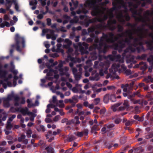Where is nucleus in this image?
<instances>
[{"instance_id": "nucleus-1", "label": "nucleus", "mask_w": 153, "mask_h": 153, "mask_svg": "<svg viewBox=\"0 0 153 153\" xmlns=\"http://www.w3.org/2000/svg\"><path fill=\"white\" fill-rule=\"evenodd\" d=\"M14 40L15 41V44H13L11 45L12 48H13L16 47V50L19 52L22 51L20 48V45L21 44L22 47L24 48L25 46V40L23 36H21L18 33H16L15 35Z\"/></svg>"}, {"instance_id": "nucleus-2", "label": "nucleus", "mask_w": 153, "mask_h": 153, "mask_svg": "<svg viewBox=\"0 0 153 153\" xmlns=\"http://www.w3.org/2000/svg\"><path fill=\"white\" fill-rule=\"evenodd\" d=\"M116 23L117 21L115 19H111L108 21L106 25L98 24L96 25V27L97 28L100 30L106 29L107 28H108L109 30L113 31L116 29V27L115 25H112L115 24Z\"/></svg>"}, {"instance_id": "nucleus-3", "label": "nucleus", "mask_w": 153, "mask_h": 153, "mask_svg": "<svg viewBox=\"0 0 153 153\" xmlns=\"http://www.w3.org/2000/svg\"><path fill=\"white\" fill-rule=\"evenodd\" d=\"M104 39H102V41H100V40L97 38L94 39V42L95 43L93 45L95 49H97L99 51H101L103 47H104V49H102V51L104 53H106V49L107 48L108 46L104 42Z\"/></svg>"}, {"instance_id": "nucleus-4", "label": "nucleus", "mask_w": 153, "mask_h": 153, "mask_svg": "<svg viewBox=\"0 0 153 153\" xmlns=\"http://www.w3.org/2000/svg\"><path fill=\"white\" fill-rule=\"evenodd\" d=\"M63 64L62 62H60L58 66V67H55L56 69H58V67L59 68V71L60 72V74L61 76L66 75V76H69V74L67 73V71L68 70V67L65 66L64 68H62Z\"/></svg>"}, {"instance_id": "nucleus-5", "label": "nucleus", "mask_w": 153, "mask_h": 153, "mask_svg": "<svg viewBox=\"0 0 153 153\" xmlns=\"http://www.w3.org/2000/svg\"><path fill=\"white\" fill-rule=\"evenodd\" d=\"M123 39L121 40H119L117 43H116L112 45V47L115 50H118L119 52H120L122 50L123 48L126 46V44L123 41Z\"/></svg>"}, {"instance_id": "nucleus-6", "label": "nucleus", "mask_w": 153, "mask_h": 153, "mask_svg": "<svg viewBox=\"0 0 153 153\" xmlns=\"http://www.w3.org/2000/svg\"><path fill=\"white\" fill-rule=\"evenodd\" d=\"M109 65V64L108 62L104 63L102 62H100L99 64V65L102 67V68L100 70L99 75L101 76H102L104 75V72L105 74H106Z\"/></svg>"}, {"instance_id": "nucleus-7", "label": "nucleus", "mask_w": 153, "mask_h": 153, "mask_svg": "<svg viewBox=\"0 0 153 153\" xmlns=\"http://www.w3.org/2000/svg\"><path fill=\"white\" fill-rule=\"evenodd\" d=\"M102 36L100 37V41L102 42V39H104L106 42L110 43L111 40L113 39L114 36V34L112 32H110L109 33V37L107 34L103 32L102 33Z\"/></svg>"}, {"instance_id": "nucleus-8", "label": "nucleus", "mask_w": 153, "mask_h": 153, "mask_svg": "<svg viewBox=\"0 0 153 153\" xmlns=\"http://www.w3.org/2000/svg\"><path fill=\"white\" fill-rule=\"evenodd\" d=\"M78 46L79 47L80 51L84 53L88 48V45L85 42H83L82 43L80 42H79Z\"/></svg>"}, {"instance_id": "nucleus-9", "label": "nucleus", "mask_w": 153, "mask_h": 153, "mask_svg": "<svg viewBox=\"0 0 153 153\" xmlns=\"http://www.w3.org/2000/svg\"><path fill=\"white\" fill-rule=\"evenodd\" d=\"M120 66V63L113 64L111 68L109 69L110 72L113 74H115Z\"/></svg>"}, {"instance_id": "nucleus-10", "label": "nucleus", "mask_w": 153, "mask_h": 153, "mask_svg": "<svg viewBox=\"0 0 153 153\" xmlns=\"http://www.w3.org/2000/svg\"><path fill=\"white\" fill-rule=\"evenodd\" d=\"M100 13V10L98 7L94 6L93 10L91 12V14L94 16H97Z\"/></svg>"}, {"instance_id": "nucleus-11", "label": "nucleus", "mask_w": 153, "mask_h": 153, "mask_svg": "<svg viewBox=\"0 0 153 153\" xmlns=\"http://www.w3.org/2000/svg\"><path fill=\"white\" fill-rule=\"evenodd\" d=\"M145 25H142V26H139L137 27V29H134V33L137 34L139 33H143V30Z\"/></svg>"}, {"instance_id": "nucleus-12", "label": "nucleus", "mask_w": 153, "mask_h": 153, "mask_svg": "<svg viewBox=\"0 0 153 153\" xmlns=\"http://www.w3.org/2000/svg\"><path fill=\"white\" fill-rule=\"evenodd\" d=\"M98 126V125L96 124L94 125L93 126L91 127V132L92 133H94L95 134H96L97 133V131L100 130Z\"/></svg>"}, {"instance_id": "nucleus-13", "label": "nucleus", "mask_w": 153, "mask_h": 153, "mask_svg": "<svg viewBox=\"0 0 153 153\" xmlns=\"http://www.w3.org/2000/svg\"><path fill=\"white\" fill-rule=\"evenodd\" d=\"M145 43L148 49L151 51L153 50V43L152 41H146Z\"/></svg>"}, {"instance_id": "nucleus-14", "label": "nucleus", "mask_w": 153, "mask_h": 153, "mask_svg": "<svg viewBox=\"0 0 153 153\" xmlns=\"http://www.w3.org/2000/svg\"><path fill=\"white\" fill-rule=\"evenodd\" d=\"M125 33L128 35V38L130 41L134 39V37L133 36V34L131 30H126L125 31Z\"/></svg>"}, {"instance_id": "nucleus-15", "label": "nucleus", "mask_w": 153, "mask_h": 153, "mask_svg": "<svg viewBox=\"0 0 153 153\" xmlns=\"http://www.w3.org/2000/svg\"><path fill=\"white\" fill-rule=\"evenodd\" d=\"M140 68L141 70H145L147 68L146 63L143 62L139 63Z\"/></svg>"}, {"instance_id": "nucleus-16", "label": "nucleus", "mask_w": 153, "mask_h": 153, "mask_svg": "<svg viewBox=\"0 0 153 153\" xmlns=\"http://www.w3.org/2000/svg\"><path fill=\"white\" fill-rule=\"evenodd\" d=\"M94 22V19H89L88 20H85V21L84 24L86 27H88L89 24Z\"/></svg>"}, {"instance_id": "nucleus-17", "label": "nucleus", "mask_w": 153, "mask_h": 153, "mask_svg": "<svg viewBox=\"0 0 153 153\" xmlns=\"http://www.w3.org/2000/svg\"><path fill=\"white\" fill-rule=\"evenodd\" d=\"M126 62L128 63L131 62L135 64L136 62V61L134 60V56H130L127 59Z\"/></svg>"}, {"instance_id": "nucleus-18", "label": "nucleus", "mask_w": 153, "mask_h": 153, "mask_svg": "<svg viewBox=\"0 0 153 153\" xmlns=\"http://www.w3.org/2000/svg\"><path fill=\"white\" fill-rule=\"evenodd\" d=\"M7 72L6 71L3 70L0 68V77L1 78H5L7 74Z\"/></svg>"}, {"instance_id": "nucleus-19", "label": "nucleus", "mask_w": 153, "mask_h": 153, "mask_svg": "<svg viewBox=\"0 0 153 153\" xmlns=\"http://www.w3.org/2000/svg\"><path fill=\"white\" fill-rule=\"evenodd\" d=\"M100 78L99 75L98 73H96L94 76L90 77L89 79L91 80L98 81Z\"/></svg>"}, {"instance_id": "nucleus-20", "label": "nucleus", "mask_w": 153, "mask_h": 153, "mask_svg": "<svg viewBox=\"0 0 153 153\" xmlns=\"http://www.w3.org/2000/svg\"><path fill=\"white\" fill-rule=\"evenodd\" d=\"M28 108L26 107L25 108H21L20 111L24 116H25L26 114L28 115V112H30V111H28Z\"/></svg>"}, {"instance_id": "nucleus-21", "label": "nucleus", "mask_w": 153, "mask_h": 153, "mask_svg": "<svg viewBox=\"0 0 153 153\" xmlns=\"http://www.w3.org/2000/svg\"><path fill=\"white\" fill-rule=\"evenodd\" d=\"M45 149L47 151V153H54L53 148L50 146L45 148Z\"/></svg>"}, {"instance_id": "nucleus-22", "label": "nucleus", "mask_w": 153, "mask_h": 153, "mask_svg": "<svg viewBox=\"0 0 153 153\" xmlns=\"http://www.w3.org/2000/svg\"><path fill=\"white\" fill-rule=\"evenodd\" d=\"M133 40V42L131 45L134 47H136L137 46V43L139 41V39L138 37H134Z\"/></svg>"}, {"instance_id": "nucleus-23", "label": "nucleus", "mask_w": 153, "mask_h": 153, "mask_svg": "<svg viewBox=\"0 0 153 153\" xmlns=\"http://www.w3.org/2000/svg\"><path fill=\"white\" fill-rule=\"evenodd\" d=\"M115 125L113 123L110 124H106L105 125V126H106L107 129V131H109L112 129V128L114 127Z\"/></svg>"}, {"instance_id": "nucleus-24", "label": "nucleus", "mask_w": 153, "mask_h": 153, "mask_svg": "<svg viewBox=\"0 0 153 153\" xmlns=\"http://www.w3.org/2000/svg\"><path fill=\"white\" fill-rule=\"evenodd\" d=\"M109 94H105L103 97V101L106 104L108 103L109 101Z\"/></svg>"}, {"instance_id": "nucleus-25", "label": "nucleus", "mask_w": 153, "mask_h": 153, "mask_svg": "<svg viewBox=\"0 0 153 153\" xmlns=\"http://www.w3.org/2000/svg\"><path fill=\"white\" fill-rule=\"evenodd\" d=\"M147 61L152 66H153V55H150L147 58Z\"/></svg>"}, {"instance_id": "nucleus-26", "label": "nucleus", "mask_w": 153, "mask_h": 153, "mask_svg": "<svg viewBox=\"0 0 153 153\" xmlns=\"http://www.w3.org/2000/svg\"><path fill=\"white\" fill-rule=\"evenodd\" d=\"M118 2L117 1H114L112 2V5L113 7L112 8L113 10H117V8H118Z\"/></svg>"}, {"instance_id": "nucleus-27", "label": "nucleus", "mask_w": 153, "mask_h": 153, "mask_svg": "<svg viewBox=\"0 0 153 153\" xmlns=\"http://www.w3.org/2000/svg\"><path fill=\"white\" fill-rule=\"evenodd\" d=\"M56 74H54V77H49L47 78V79L50 81H52L54 78H55L56 79H58L59 77V75L58 74H56Z\"/></svg>"}, {"instance_id": "nucleus-28", "label": "nucleus", "mask_w": 153, "mask_h": 153, "mask_svg": "<svg viewBox=\"0 0 153 153\" xmlns=\"http://www.w3.org/2000/svg\"><path fill=\"white\" fill-rule=\"evenodd\" d=\"M129 85L128 84H122L121 85V88L123 89L124 92H126L127 91L128 88L129 87Z\"/></svg>"}, {"instance_id": "nucleus-29", "label": "nucleus", "mask_w": 153, "mask_h": 153, "mask_svg": "<svg viewBox=\"0 0 153 153\" xmlns=\"http://www.w3.org/2000/svg\"><path fill=\"white\" fill-rule=\"evenodd\" d=\"M68 57L70 58L71 62H73L74 63H76L77 62H79V59L78 58H75L73 57H72L70 56H68Z\"/></svg>"}, {"instance_id": "nucleus-30", "label": "nucleus", "mask_w": 153, "mask_h": 153, "mask_svg": "<svg viewBox=\"0 0 153 153\" xmlns=\"http://www.w3.org/2000/svg\"><path fill=\"white\" fill-rule=\"evenodd\" d=\"M109 99L111 102H114L116 101V97L114 94H109Z\"/></svg>"}, {"instance_id": "nucleus-31", "label": "nucleus", "mask_w": 153, "mask_h": 153, "mask_svg": "<svg viewBox=\"0 0 153 153\" xmlns=\"http://www.w3.org/2000/svg\"><path fill=\"white\" fill-rule=\"evenodd\" d=\"M3 104L4 107L5 108H8L10 105L9 101H6L4 99L3 100Z\"/></svg>"}, {"instance_id": "nucleus-32", "label": "nucleus", "mask_w": 153, "mask_h": 153, "mask_svg": "<svg viewBox=\"0 0 153 153\" xmlns=\"http://www.w3.org/2000/svg\"><path fill=\"white\" fill-rule=\"evenodd\" d=\"M137 20L139 22H141L143 23H145L146 22V21L145 18L141 15L140 16V17H137Z\"/></svg>"}, {"instance_id": "nucleus-33", "label": "nucleus", "mask_w": 153, "mask_h": 153, "mask_svg": "<svg viewBox=\"0 0 153 153\" xmlns=\"http://www.w3.org/2000/svg\"><path fill=\"white\" fill-rule=\"evenodd\" d=\"M14 96L13 94H9L7 96V98H4V99L6 101H10L12 100V98H13Z\"/></svg>"}, {"instance_id": "nucleus-34", "label": "nucleus", "mask_w": 153, "mask_h": 153, "mask_svg": "<svg viewBox=\"0 0 153 153\" xmlns=\"http://www.w3.org/2000/svg\"><path fill=\"white\" fill-rule=\"evenodd\" d=\"M137 34L138 36V38L139 39V41L142 40L143 38L145 37V35L143 33H139Z\"/></svg>"}, {"instance_id": "nucleus-35", "label": "nucleus", "mask_w": 153, "mask_h": 153, "mask_svg": "<svg viewBox=\"0 0 153 153\" xmlns=\"http://www.w3.org/2000/svg\"><path fill=\"white\" fill-rule=\"evenodd\" d=\"M133 118L135 119L136 120L139 121H142L143 120V117H140L138 115H134Z\"/></svg>"}, {"instance_id": "nucleus-36", "label": "nucleus", "mask_w": 153, "mask_h": 153, "mask_svg": "<svg viewBox=\"0 0 153 153\" xmlns=\"http://www.w3.org/2000/svg\"><path fill=\"white\" fill-rule=\"evenodd\" d=\"M37 131H41V130L44 132L45 130L44 126L43 125H40L36 128Z\"/></svg>"}, {"instance_id": "nucleus-37", "label": "nucleus", "mask_w": 153, "mask_h": 153, "mask_svg": "<svg viewBox=\"0 0 153 153\" xmlns=\"http://www.w3.org/2000/svg\"><path fill=\"white\" fill-rule=\"evenodd\" d=\"M78 21V19L76 16H75L74 18L73 19H71L70 22L71 23H76Z\"/></svg>"}, {"instance_id": "nucleus-38", "label": "nucleus", "mask_w": 153, "mask_h": 153, "mask_svg": "<svg viewBox=\"0 0 153 153\" xmlns=\"http://www.w3.org/2000/svg\"><path fill=\"white\" fill-rule=\"evenodd\" d=\"M119 37L118 36H115L114 37L113 39H112L111 40V43H112L113 44L115 43V42L116 41H117L119 40Z\"/></svg>"}, {"instance_id": "nucleus-39", "label": "nucleus", "mask_w": 153, "mask_h": 153, "mask_svg": "<svg viewBox=\"0 0 153 153\" xmlns=\"http://www.w3.org/2000/svg\"><path fill=\"white\" fill-rule=\"evenodd\" d=\"M137 25V24H131V23L128 22L126 24V26L128 27H130L132 28H134Z\"/></svg>"}, {"instance_id": "nucleus-40", "label": "nucleus", "mask_w": 153, "mask_h": 153, "mask_svg": "<svg viewBox=\"0 0 153 153\" xmlns=\"http://www.w3.org/2000/svg\"><path fill=\"white\" fill-rule=\"evenodd\" d=\"M137 96L139 97H141V95L140 93V91H137L136 92H134L133 94V96L134 97Z\"/></svg>"}, {"instance_id": "nucleus-41", "label": "nucleus", "mask_w": 153, "mask_h": 153, "mask_svg": "<svg viewBox=\"0 0 153 153\" xmlns=\"http://www.w3.org/2000/svg\"><path fill=\"white\" fill-rule=\"evenodd\" d=\"M74 76L76 80L78 81L81 78V74H74Z\"/></svg>"}, {"instance_id": "nucleus-42", "label": "nucleus", "mask_w": 153, "mask_h": 153, "mask_svg": "<svg viewBox=\"0 0 153 153\" xmlns=\"http://www.w3.org/2000/svg\"><path fill=\"white\" fill-rule=\"evenodd\" d=\"M12 127V125L11 124L10 122H9L8 121H7V124L6 128L7 130H11Z\"/></svg>"}, {"instance_id": "nucleus-43", "label": "nucleus", "mask_w": 153, "mask_h": 153, "mask_svg": "<svg viewBox=\"0 0 153 153\" xmlns=\"http://www.w3.org/2000/svg\"><path fill=\"white\" fill-rule=\"evenodd\" d=\"M123 105L126 109L128 108L129 107V104L128 101L127 100H125L123 103Z\"/></svg>"}, {"instance_id": "nucleus-44", "label": "nucleus", "mask_w": 153, "mask_h": 153, "mask_svg": "<svg viewBox=\"0 0 153 153\" xmlns=\"http://www.w3.org/2000/svg\"><path fill=\"white\" fill-rule=\"evenodd\" d=\"M153 137V133L151 132L149 133L148 134L146 135L145 136V138L149 139Z\"/></svg>"}, {"instance_id": "nucleus-45", "label": "nucleus", "mask_w": 153, "mask_h": 153, "mask_svg": "<svg viewBox=\"0 0 153 153\" xmlns=\"http://www.w3.org/2000/svg\"><path fill=\"white\" fill-rule=\"evenodd\" d=\"M151 92H148V94L146 95L147 97L149 99L148 100L149 101V100H153V96L151 94Z\"/></svg>"}, {"instance_id": "nucleus-46", "label": "nucleus", "mask_w": 153, "mask_h": 153, "mask_svg": "<svg viewBox=\"0 0 153 153\" xmlns=\"http://www.w3.org/2000/svg\"><path fill=\"white\" fill-rule=\"evenodd\" d=\"M117 31L118 32H123V27L122 26L119 25L117 26Z\"/></svg>"}, {"instance_id": "nucleus-47", "label": "nucleus", "mask_w": 153, "mask_h": 153, "mask_svg": "<svg viewBox=\"0 0 153 153\" xmlns=\"http://www.w3.org/2000/svg\"><path fill=\"white\" fill-rule=\"evenodd\" d=\"M100 99L99 98H97L94 99L93 103L94 105H97L100 101Z\"/></svg>"}, {"instance_id": "nucleus-48", "label": "nucleus", "mask_w": 153, "mask_h": 153, "mask_svg": "<svg viewBox=\"0 0 153 153\" xmlns=\"http://www.w3.org/2000/svg\"><path fill=\"white\" fill-rule=\"evenodd\" d=\"M95 28L94 27H91L88 28V33H92L95 31Z\"/></svg>"}, {"instance_id": "nucleus-49", "label": "nucleus", "mask_w": 153, "mask_h": 153, "mask_svg": "<svg viewBox=\"0 0 153 153\" xmlns=\"http://www.w3.org/2000/svg\"><path fill=\"white\" fill-rule=\"evenodd\" d=\"M78 97V95H74L72 97V100H73L76 103L78 102V100L77 98Z\"/></svg>"}, {"instance_id": "nucleus-50", "label": "nucleus", "mask_w": 153, "mask_h": 153, "mask_svg": "<svg viewBox=\"0 0 153 153\" xmlns=\"http://www.w3.org/2000/svg\"><path fill=\"white\" fill-rule=\"evenodd\" d=\"M108 58L111 61H113L116 58L115 56L109 55L108 56Z\"/></svg>"}, {"instance_id": "nucleus-51", "label": "nucleus", "mask_w": 153, "mask_h": 153, "mask_svg": "<svg viewBox=\"0 0 153 153\" xmlns=\"http://www.w3.org/2000/svg\"><path fill=\"white\" fill-rule=\"evenodd\" d=\"M123 41H124V43H126L128 45H131V41L128 38H126L125 39H123Z\"/></svg>"}, {"instance_id": "nucleus-52", "label": "nucleus", "mask_w": 153, "mask_h": 153, "mask_svg": "<svg viewBox=\"0 0 153 153\" xmlns=\"http://www.w3.org/2000/svg\"><path fill=\"white\" fill-rule=\"evenodd\" d=\"M86 4L88 7H90L93 5V2L91 0H89L86 1Z\"/></svg>"}, {"instance_id": "nucleus-53", "label": "nucleus", "mask_w": 153, "mask_h": 153, "mask_svg": "<svg viewBox=\"0 0 153 153\" xmlns=\"http://www.w3.org/2000/svg\"><path fill=\"white\" fill-rule=\"evenodd\" d=\"M136 47V49L137 51L139 53L141 52V51H145V49L144 48V49H142L141 47L140 46H137Z\"/></svg>"}, {"instance_id": "nucleus-54", "label": "nucleus", "mask_w": 153, "mask_h": 153, "mask_svg": "<svg viewBox=\"0 0 153 153\" xmlns=\"http://www.w3.org/2000/svg\"><path fill=\"white\" fill-rule=\"evenodd\" d=\"M37 4V0H33L30 2V5H36Z\"/></svg>"}, {"instance_id": "nucleus-55", "label": "nucleus", "mask_w": 153, "mask_h": 153, "mask_svg": "<svg viewBox=\"0 0 153 153\" xmlns=\"http://www.w3.org/2000/svg\"><path fill=\"white\" fill-rule=\"evenodd\" d=\"M32 133V130L30 129H29L26 132L27 137L28 138H29V137H30L31 136V135Z\"/></svg>"}, {"instance_id": "nucleus-56", "label": "nucleus", "mask_w": 153, "mask_h": 153, "mask_svg": "<svg viewBox=\"0 0 153 153\" xmlns=\"http://www.w3.org/2000/svg\"><path fill=\"white\" fill-rule=\"evenodd\" d=\"M52 131L51 130H49L47 132V133L46 134L45 136L46 137L47 139H48L49 137L51 136L52 135Z\"/></svg>"}, {"instance_id": "nucleus-57", "label": "nucleus", "mask_w": 153, "mask_h": 153, "mask_svg": "<svg viewBox=\"0 0 153 153\" xmlns=\"http://www.w3.org/2000/svg\"><path fill=\"white\" fill-rule=\"evenodd\" d=\"M74 150V149L72 147L66 150L65 153H72Z\"/></svg>"}, {"instance_id": "nucleus-58", "label": "nucleus", "mask_w": 153, "mask_h": 153, "mask_svg": "<svg viewBox=\"0 0 153 153\" xmlns=\"http://www.w3.org/2000/svg\"><path fill=\"white\" fill-rule=\"evenodd\" d=\"M75 139V138L74 136L71 135L68 138V141L70 142H71Z\"/></svg>"}, {"instance_id": "nucleus-59", "label": "nucleus", "mask_w": 153, "mask_h": 153, "mask_svg": "<svg viewBox=\"0 0 153 153\" xmlns=\"http://www.w3.org/2000/svg\"><path fill=\"white\" fill-rule=\"evenodd\" d=\"M12 2H13V3L15 5V8L16 10H18L19 9V7L17 4L16 3V0H12Z\"/></svg>"}, {"instance_id": "nucleus-60", "label": "nucleus", "mask_w": 153, "mask_h": 153, "mask_svg": "<svg viewBox=\"0 0 153 153\" xmlns=\"http://www.w3.org/2000/svg\"><path fill=\"white\" fill-rule=\"evenodd\" d=\"M65 42L67 43V44L71 46L72 44V42L68 39H66L64 41Z\"/></svg>"}, {"instance_id": "nucleus-61", "label": "nucleus", "mask_w": 153, "mask_h": 153, "mask_svg": "<svg viewBox=\"0 0 153 153\" xmlns=\"http://www.w3.org/2000/svg\"><path fill=\"white\" fill-rule=\"evenodd\" d=\"M65 42L67 43V44L71 46L72 44V42L68 39H66L64 41Z\"/></svg>"}, {"instance_id": "nucleus-62", "label": "nucleus", "mask_w": 153, "mask_h": 153, "mask_svg": "<svg viewBox=\"0 0 153 153\" xmlns=\"http://www.w3.org/2000/svg\"><path fill=\"white\" fill-rule=\"evenodd\" d=\"M121 120L119 118H117L114 120V123L116 124H118L121 122Z\"/></svg>"}, {"instance_id": "nucleus-63", "label": "nucleus", "mask_w": 153, "mask_h": 153, "mask_svg": "<svg viewBox=\"0 0 153 153\" xmlns=\"http://www.w3.org/2000/svg\"><path fill=\"white\" fill-rule=\"evenodd\" d=\"M73 100L71 99H65L64 100V102L65 103H67L68 102H73Z\"/></svg>"}, {"instance_id": "nucleus-64", "label": "nucleus", "mask_w": 153, "mask_h": 153, "mask_svg": "<svg viewBox=\"0 0 153 153\" xmlns=\"http://www.w3.org/2000/svg\"><path fill=\"white\" fill-rule=\"evenodd\" d=\"M47 24L48 26H50L51 24V20L49 18H47L46 19Z\"/></svg>"}]
</instances>
